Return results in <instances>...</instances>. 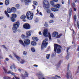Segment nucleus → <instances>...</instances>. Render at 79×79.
<instances>
[{
  "label": "nucleus",
  "instance_id": "nucleus-31",
  "mask_svg": "<svg viewBox=\"0 0 79 79\" xmlns=\"http://www.w3.org/2000/svg\"><path fill=\"white\" fill-rule=\"evenodd\" d=\"M16 15L15 14H13L12 15V17H12V18H16Z\"/></svg>",
  "mask_w": 79,
  "mask_h": 79
},
{
  "label": "nucleus",
  "instance_id": "nucleus-15",
  "mask_svg": "<svg viewBox=\"0 0 79 79\" xmlns=\"http://www.w3.org/2000/svg\"><path fill=\"white\" fill-rule=\"evenodd\" d=\"M70 49V47L67 48V50H66V52L67 54V55L66 57V58L67 60H68L69 58V52H68V50Z\"/></svg>",
  "mask_w": 79,
  "mask_h": 79
},
{
  "label": "nucleus",
  "instance_id": "nucleus-23",
  "mask_svg": "<svg viewBox=\"0 0 79 79\" xmlns=\"http://www.w3.org/2000/svg\"><path fill=\"white\" fill-rule=\"evenodd\" d=\"M11 10L12 11H13V12H15L16 11V9L15 7H13L11 8Z\"/></svg>",
  "mask_w": 79,
  "mask_h": 79
},
{
  "label": "nucleus",
  "instance_id": "nucleus-60",
  "mask_svg": "<svg viewBox=\"0 0 79 79\" xmlns=\"http://www.w3.org/2000/svg\"><path fill=\"white\" fill-rule=\"evenodd\" d=\"M6 61H8L9 60V59H8V58H6Z\"/></svg>",
  "mask_w": 79,
  "mask_h": 79
},
{
  "label": "nucleus",
  "instance_id": "nucleus-6",
  "mask_svg": "<svg viewBox=\"0 0 79 79\" xmlns=\"http://www.w3.org/2000/svg\"><path fill=\"white\" fill-rule=\"evenodd\" d=\"M48 41V39L46 38L43 41L41 45V50H43L44 48H46L47 47V45L48 44V43L47 42Z\"/></svg>",
  "mask_w": 79,
  "mask_h": 79
},
{
  "label": "nucleus",
  "instance_id": "nucleus-35",
  "mask_svg": "<svg viewBox=\"0 0 79 79\" xmlns=\"http://www.w3.org/2000/svg\"><path fill=\"white\" fill-rule=\"evenodd\" d=\"M3 79H10L11 78L10 77H3Z\"/></svg>",
  "mask_w": 79,
  "mask_h": 79
},
{
  "label": "nucleus",
  "instance_id": "nucleus-13",
  "mask_svg": "<svg viewBox=\"0 0 79 79\" xmlns=\"http://www.w3.org/2000/svg\"><path fill=\"white\" fill-rule=\"evenodd\" d=\"M23 27L26 29H29L31 28L30 25L28 23H25L23 25Z\"/></svg>",
  "mask_w": 79,
  "mask_h": 79
},
{
  "label": "nucleus",
  "instance_id": "nucleus-9",
  "mask_svg": "<svg viewBox=\"0 0 79 79\" xmlns=\"http://www.w3.org/2000/svg\"><path fill=\"white\" fill-rule=\"evenodd\" d=\"M50 3L52 5L54 6V7H56L57 8H60V4H57L56 5H55L53 1H51Z\"/></svg>",
  "mask_w": 79,
  "mask_h": 79
},
{
  "label": "nucleus",
  "instance_id": "nucleus-57",
  "mask_svg": "<svg viewBox=\"0 0 79 79\" xmlns=\"http://www.w3.org/2000/svg\"><path fill=\"white\" fill-rule=\"evenodd\" d=\"M3 19V17H0V19Z\"/></svg>",
  "mask_w": 79,
  "mask_h": 79
},
{
  "label": "nucleus",
  "instance_id": "nucleus-20",
  "mask_svg": "<svg viewBox=\"0 0 79 79\" xmlns=\"http://www.w3.org/2000/svg\"><path fill=\"white\" fill-rule=\"evenodd\" d=\"M10 68L11 69H13V68H14L15 69V71H16V67L15 66V65H14V64L12 65L10 67Z\"/></svg>",
  "mask_w": 79,
  "mask_h": 79
},
{
  "label": "nucleus",
  "instance_id": "nucleus-45",
  "mask_svg": "<svg viewBox=\"0 0 79 79\" xmlns=\"http://www.w3.org/2000/svg\"><path fill=\"white\" fill-rule=\"evenodd\" d=\"M32 10H35V6L34 5H32Z\"/></svg>",
  "mask_w": 79,
  "mask_h": 79
},
{
  "label": "nucleus",
  "instance_id": "nucleus-34",
  "mask_svg": "<svg viewBox=\"0 0 79 79\" xmlns=\"http://www.w3.org/2000/svg\"><path fill=\"white\" fill-rule=\"evenodd\" d=\"M48 35L49 39L50 40H52V38H51V35H50V33H48Z\"/></svg>",
  "mask_w": 79,
  "mask_h": 79
},
{
  "label": "nucleus",
  "instance_id": "nucleus-38",
  "mask_svg": "<svg viewBox=\"0 0 79 79\" xmlns=\"http://www.w3.org/2000/svg\"><path fill=\"white\" fill-rule=\"evenodd\" d=\"M20 6L19 5V4H17L15 6V7L17 8H19Z\"/></svg>",
  "mask_w": 79,
  "mask_h": 79
},
{
  "label": "nucleus",
  "instance_id": "nucleus-39",
  "mask_svg": "<svg viewBox=\"0 0 79 79\" xmlns=\"http://www.w3.org/2000/svg\"><path fill=\"white\" fill-rule=\"evenodd\" d=\"M23 54L24 55L26 56V55H27V52H25L24 51L23 52Z\"/></svg>",
  "mask_w": 79,
  "mask_h": 79
},
{
  "label": "nucleus",
  "instance_id": "nucleus-19",
  "mask_svg": "<svg viewBox=\"0 0 79 79\" xmlns=\"http://www.w3.org/2000/svg\"><path fill=\"white\" fill-rule=\"evenodd\" d=\"M19 42L20 44H21V45H23V47H26V45H25L24 44L23 42V40H19Z\"/></svg>",
  "mask_w": 79,
  "mask_h": 79
},
{
  "label": "nucleus",
  "instance_id": "nucleus-26",
  "mask_svg": "<svg viewBox=\"0 0 79 79\" xmlns=\"http://www.w3.org/2000/svg\"><path fill=\"white\" fill-rule=\"evenodd\" d=\"M71 12H72V8H70L69 10V18H70L71 16Z\"/></svg>",
  "mask_w": 79,
  "mask_h": 79
},
{
  "label": "nucleus",
  "instance_id": "nucleus-63",
  "mask_svg": "<svg viewBox=\"0 0 79 79\" xmlns=\"http://www.w3.org/2000/svg\"><path fill=\"white\" fill-rule=\"evenodd\" d=\"M3 46H4V48H5V49L6 50H7V48H6V47H5V45H4Z\"/></svg>",
  "mask_w": 79,
  "mask_h": 79
},
{
  "label": "nucleus",
  "instance_id": "nucleus-54",
  "mask_svg": "<svg viewBox=\"0 0 79 79\" xmlns=\"http://www.w3.org/2000/svg\"><path fill=\"white\" fill-rule=\"evenodd\" d=\"M44 26H45L46 27H48V24H47V23H45L44 24Z\"/></svg>",
  "mask_w": 79,
  "mask_h": 79
},
{
  "label": "nucleus",
  "instance_id": "nucleus-4",
  "mask_svg": "<svg viewBox=\"0 0 79 79\" xmlns=\"http://www.w3.org/2000/svg\"><path fill=\"white\" fill-rule=\"evenodd\" d=\"M26 15L27 18V19L30 20H32V19L33 16H34L32 12L30 11H28L27 12Z\"/></svg>",
  "mask_w": 79,
  "mask_h": 79
},
{
  "label": "nucleus",
  "instance_id": "nucleus-7",
  "mask_svg": "<svg viewBox=\"0 0 79 79\" xmlns=\"http://www.w3.org/2000/svg\"><path fill=\"white\" fill-rule=\"evenodd\" d=\"M61 36H62V34H60L58 35V33L56 31L54 32L52 34V37H56V38H60Z\"/></svg>",
  "mask_w": 79,
  "mask_h": 79
},
{
  "label": "nucleus",
  "instance_id": "nucleus-44",
  "mask_svg": "<svg viewBox=\"0 0 79 79\" xmlns=\"http://www.w3.org/2000/svg\"><path fill=\"white\" fill-rule=\"evenodd\" d=\"M21 37L22 38H23V39H25V38H26V36L24 35H21Z\"/></svg>",
  "mask_w": 79,
  "mask_h": 79
},
{
  "label": "nucleus",
  "instance_id": "nucleus-52",
  "mask_svg": "<svg viewBox=\"0 0 79 79\" xmlns=\"http://www.w3.org/2000/svg\"><path fill=\"white\" fill-rule=\"evenodd\" d=\"M39 35H42V32H41V31H40L39 32Z\"/></svg>",
  "mask_w": 79,
  "mask_h": 79
},
{
  "label": "nucleus",
  "instance_id": "nucleus-25",
  "mask_svg": "<svg viewBox=\"0 0 79 79\" xmlns=\"http://www.w3.org/2000/svg\"><path fill=\"white\" fill-rule=\"evenodd\" d=\"M26 18V15H23L20 17V19H24Z\"/></svg>",
  "mask_w": 79,
  "mask_h": 79
},
{
  "label": "nucleus",
  "instance_id": "nucleus-8",
  "mask_svg": "<svg viewBox=\"0 0 79 79\" xmlns=\"http://www.w3.org/2000/svg\"><path fill=\"white\" fill-rule=\"evenodd\" d=\"M36 76L38 77L39 79H46L44 78H42L44 76V74L41 72H40L39 73L36 74Z\"/></svg>",
  "mask_w": 79,
  "mask_h": 79
},
{
  "label": "nucleus",
  "instance_id": "nucleus-64",
  "mask_svg": "<svg viewBox=\"0 0 79 79\" xmlns=\"http://www.w3.org/2000/svg\"><path fill=\"white\" fill-rule=\"evenodd\" d=\"M77 51L78 52H79V46H78V48H77Z\"/></svg>",
  "mask_w": 79,
  "mask_h": 79
},
{
  "label": "nucleus",
  "instance_id": "nucleus-21",
  "mask_svg": "<svg viewBox=\"0 0 79 79\" xmlns=\"http://www.w3.org/2000/svg\"><path fill=\"white\" fill-rule=\"evenodd\" d=\"M7 12L9 13H11V9H10V8L8 7L7 9Z\"/></svg>",
  "mask_w": 79,
  "mask_h": 79
},
{
  "label": "nucleus",
  "instance_id": "nucleus-24",
  "mask_svg": "<svg viewBox=\"0 0 79 79\" xmlns=\"http://www.w3.org/2000/svg\"><path fill=\"white\" fill-rule=\"evenodd\" d=\"M32 39L33 40H34V41H35V42H36V41H37V40H38V39H37V38L35 37H33Z\"/></svg>",
  "mask_w": 79,
  "mask_h": 79
},
{
  "label": "nucleus",
  "instance_id": "nucleus-36",
  "mask_svg": "<svg viewBox=\"0 0 79 79\" xmlns=\"http://www.w3.org/2000/svg\"><path fill=\"white\" fill-rule=\"evenodd\" d=\"M50 56V54H48L46 55V58L47 59H49V57Z\"/></svg>",
  "mask_w": 79,
  "mask_h": 79
},
{
  "label": "nucleus",
  "instance_id": "nucleus-48",
  "mask_svg": "<svg viewBox=\"0 0 79 79\" xmlns=\"http://www.w3.org/2000/svg\"><path fill=\"white\" fill-rule=\"evenodd\" d=\"M49 23H53V20H51L49 21Z\"/></svg>",
  "mask_w": 79,
  "mask_h": 79
},
{
  "label": "nucleus",
  "instance_id": "nucleus-10",
  "mask_svg": "<svg viewBox=\"0 0 79 79\" xmlns=\"http://www.w3.org/2000/svg\"><path fill=\"white\" fill-rule=\"evenodd\" d=\"M50 3L52 5L54 6V7H56L57 8H60V4H57L56 5H55L53 1H51Z\"/></svg>",
  "mask_w": 79,
  "mask_h": 79
},
{
  "label": "nucleus",
  "instance_id": "nucleus-59",
  "mask_svg": "<svg viewBox=\"0 0 79 79\" xmlns=\"http://www.w3.org/2000/svg\"><path fill=\"white\" fill-rule=\"evenodd\" d=\"M54 2H57L58 1V0H53Z\"/></svg>",
  "mask_w": 79,
  "mask_h": 79
},
{
  "label": "nucleus",
  "instance_id": "nucleus-29",
  "mask_svg": "<svg viewBox=\"0 0 79 79\" xmlns=\"http://www.w3.org/2000/svg\"><path fill=\"white\" fill-rule=\"evenodd\" d=\"M36 43L34 41H32L31 42V44L33 46H35V45H36Z\"/></svg>",
  "mask_w": 79,
  "mask_h": 79
},
{
  "label": "nucleus",
  "instance_id": "nucleus-3",
  "mask_svg": "<svg viewBox=\"0 0 79 79\" xmlns=\"http://www.w3.org/2000/svg\"><path fill=\"white\" fill-rule=\"evenodd\" d=\"M19 23L18 22L14 23L13 25L14 27L12 28V30L14 33H15L17 31V28L19 27Z\"/></svg>",
  "mask_w": 79,
  "mask_h": 79
},
{
  "label": "nucleus",
  "instance_id": "nucleus-42",
  "mask_svg": "<svg viewBox=\"0 0 79 79\" xmlns=\"http://www.w3.org/2000/svg\"><path fill=\"white\" fill-rule=\"evenodd\" d=\"M69 73L68 72L66 73V77L67 78H69Z\"/></svg>",
  "mask_w": 79,
  "mask_h": 79
},
{
  "label": "nucleus",
  "instance_id": "nucleus-51",
  "mask_svg": "<svg viewBox=\"0 0 79 79\" xmlns=\"http://www.w3.org/2000/svg\"><path fill=\"white\" fill-rule=\"evenodd\" d=\"M9 57H10V58H11L12 59H13V57L12 56H11V55H9Z\"/></svg>",
  "mask_w": 79,
  "mask_h": 79
},
{
  "label": "nucleus",
  "instance_id": "nucleus-61",
  "mask_svg": "<svg viewBox=\"0 0 79 79\" xmlns=\"http://www.w3.org/2000/svg\"><path fill=\"white\" fill-rule=\"evenodd\" d=\"M39 14L41 15V16H42V14L41 12H40Z\"/></svg>",
  "mask_w": 79,
  "mask_h": 79
},
{
  "label": "nucleus",
  "instance_id": "nucleus-41",
  "mask_svg": "<svg viewBox=\"0 0 79 79\" xmlns=\"http://www.w3.org/2000/svg\"><path fill=\"white\" fill-rule=\"evenodd\" d=\"M77 18L76 17V15H75L74 16V20L75 21H76V19Z\"/></svg>",
  "mask_w": 79,
  "mask_h": 79
},
{
  "label": "nucleus",
  "instance_id": "nucleus-27",
  "mask_svg": "<svg viewBox=\"0 0 79 79\" xmlns=\"http://www.w3.org/2000/svg\"><path fill=\"white\" fill-rule=\"evenodd\" d=\"M11 74H12V75H13V76H14V77H15V79H19V78H18V77H16V76H15V73H11Z\"/></svg>",
  "mask_w": 79,
  "mask_h": 79
},
{
  "label": "nucleus",
  "instance_id": "nucleus-37",
  "mask_svg": "<svg viewBox=\"0 0 79 79\" xmlns=\"http://www.w3.org/2000/svg\"><path fill=\"white\" fill-rule=\"evenodd\" d=\"M50 16L51 18H54V15H53V13H51L50 14Z\"/></svg>",
  "mask_w": 79,
  "mask_h": 79
},
{
  "label": "nucleus",
  "instance_id": "nucleus-58",
  "mask_svg": "<svg viewBox=\"0 0 79 79\" xmlns=\"http://www.w3.org/2000/svg\"><path fill=\"white\" fill-rule=\"evenodd\" d=\"M38 21V19H36L35 20V22H37Z\"/></svg>",
  "mask_w": 79,
  "mask_h": 79
},
{
  "label": "nucleus",
  "instance_id": "nucleus-43",
  "mask_svg": "<svg viewBox=\"0 0 79 79\" xmlns=\"http://www.w3.org/2000/svg\"><path fill=\"white\" fill-rule=\"evenodd\" d=\"M33 4L35 5H37L38 3L36 1H34L33 2Z\"/></svg>",
  "mask_w": 79,
  "mask_h": 79
},
{
  "label": "nucleus",
  "instance_id": "nucleus-14",
  "mask_svg": "<svg viewBox=\"0 0 79 79\" xmlns=\"http://www.w3.org/2000/svg\"><path fill=\"white\" fill-rule=\"evenodd\" d=\"M43 35L44 37H48V29H46L44 30Z\"/></svg>",
  "mask_w": 79,
  "mask_h": 79
},
{
  "label": "nucleus",
  "instance_id": "nucleus-16",
  "mask_svg": "<svg viewBox=\"0 0 79 79\" xmlns=\"http://www.w3.org/2000/svg\"><path fill=\"white\" fill-rule=\"evenodd\" d=\"M3 69L4 70V72L5 73H7V74H11V73L13 72H11L10 71H9L8 72H7V70L6 69L5 67L3 68Z\"/></svg>",
  "mask_w": 79,
  "mask_h": 79
},
{
  "label": "nucleus",
  "instance_id": "nucleus-32",
  "mask_svg": "<svg viewBox=\"0 0 79 79\" xmlns=\"http://www.w3.org/2000/svg\"><path fill=\"white\" fill-rule=\"evenodd\" d=\"M31 50L32 52H35V50L34 48L32 47L31 48Z\"/></svg>",
  "mask_w": 79,
  "mask_h": 79
},
{
  "label": "nucleus",
  "instance_id": "nucleus-53",
  "mask_svg": "<svg viewBox=\"0 0 79 79\" xmlns=\"http://www.w3.org/2000/svg\"><path fill=\"white\" fill-rule=\"evenodd\" d=\"M79 72V66L78 67V69L77 70V73H78Z\"/></svg>",
  "mask_w": 79,
  "mask_h": 79
},
{
  "label": "nucleus",
  "instance_id": "nucleus-40",
  "mask_svg": "<svg viewBox=\"0 0 79 79\" xmlns=\"http://www.w3.org/2000/svg\"><path fill=\"white\" fill-rule=\"evenodd\" d=\"M72 6H73V8H75V7H76V5H75V3L73 2L72 3Z\"/></svg>",
  "mask_w": 79,
  "mask_h": 79
},
{
  "label": "nucleus",
  "instance_id": "nucleus-50",
  "mask_svg": "<svg viewBox=\"0 0 79 79\" xmlns=\"http://www.w3.org/2000/svg\"><path fill=\"white\" fill-rule=\"evenodd\" d=\"M69 64H68V66H67V71H69Z\"/></svg>",
  "mask_w": 79,
  "mask_h": 79
},
{
  "label": "nucleus",
  "instance_id": "nucleus-62",
  "mask_svg": "<svg viewBox=\"0 0 79 79\" xmlns=\"http://www.w3.org/2000/svg\"><path fill=\"white\" fill-rule=\"evenodd\" d=\"M3 5V3L2 2H0V5Z\"/></svg>",
  "mask_w": 79,
  "mask_h": 79
},
{
  "label": "nucleus",
  "instance_id": "nucleus-5",
  "mask_svg": "<svg viewBox=\"0 0 79 79\" xmlns=\"http://www.w3.org/2000/svg\"><path fill=\"white\" fill-rule=\"evenodd\" d=\"M13 54L14 56L15 57V58L18 59V60L20 61V63L21 64H24V63H26V61H25V60L24 59H21L20 57L17 56L16 53H14Z\"/></svg>",
  "mask_w": 79,
  "mask_h": 79
},
{
  "label": "nucleus",
  "instance_id": "nucleus-55",
  "mask_svg": "<svg viewBox=\"0 0 79 79\" xmlns=\"http://www.w3.org/2000/svg\"><path fill=\"white\" fill-rule=\"evenodd\" d=\"M56 77H58V78H60L61 77H60V76L56 75Z\"/></svg>",
  "mask_w": 79,
  "mask_h": 79
},
{
  "label": "nucleus",
  "instance_id": "nucleus-33",
  "mask_svg": "<svg viewBox=\"0 0 79 79\" xmlns=\"http://www.w3.org/2000/svg\"><path fill=\"white\" fill-rule=\"evenodd\" d=\"M5 13L6 15L7 16L8 18H10V15H9L7 13L6 11H5Z\"/></svg>",
  "mask_w": 79,
  "mask_h": 79
},
{
  "label": "nucleus",
  "instance_id": "nucleus-49",
  "mask_svg": "<svg viewBox=\"0 0 79 79\" xmlns=\"http://www.w3.org/2000/svg\"><path fill=\"white\" fill-rule=\"evenodd\" d=\"M50 78L51 79H57V78H56V77H51Z\"/></svg>",
  "mask_w": 79,
  "mask_h": 79
},
{
  "label": "nucleus",
  "instance_id": "nucleus-12",
  "mask_svg": "<svg viewBox=\"0 0 79 79\" xmlns=\"http://www.w3.org/2000/svg\"><path fill=\"white\" fill-rule=\"evenodd\" d=\"M24 44L25 45V46L27 45L30 44V40L28 39H25L23 40Z\"/></svg>",
  "mask_w": 79,
  "mask_h": 79
},
{
  "label": "nucleus",
  "instance_id": "nucleus-22",
  "mask_svg": "<svg viewBox=\"0 0 79 79\" xmlns=\"http://www.w3.org/2000/svg\"><path fill=\"white\" fill-rule=\"evenodd\" d=\"M5 3L6 5H8L10 4V1L8 0H6L5 1Z\"/></svg>",
  "mask_w": 79,
  "mask_h": 79
},
{
  "label": "nucleus",
  "instance_id": "nucleus-1",
  "mask_svg": "<svg viewBox=\"0 0 79 79\" xmlns=\"http://www.w3.org/2000/svg\"><path fill=\"white\" fill-rule=\"evenodd\" d=\"M61 47L60 45L55 44L54 45V51L55 52H56L57 53H61Z\"/></svg>",
  "mask_w": 79,
  "mask_h": 79
},
{
  "label": "nucleus",
  "instance_id": "nucleus-28",
  "mask_svg": "<svg viewBox=\"0 0 79 79\" xmlns=\"http://www.w3.org/2000/svg\"><path fill=\"white\" fill-rule=\"evenodd\" d=\"M10 20L12 21V22H15L16 21V20L13 17H10Z\"/></svg>",
  "mask_w": 79,
  "mask_h": 79
},
{
  "label": "nucleus",
  "instance_id": "nucleus-46",
  "mask_svg": "<svg viewBox=\"0 0 79 79\" xmlns=\"http://www.w3.org/2000/svg\"><path fill=\"white\" fill-rule=\"evenodd\" d=\"M46 12L48 13H50V10L48 9L46 10Z\"/></svg>",
  "mask_w": 79,
  "mask_h": 79
},
{
  "label": "nucleus",
  "instance_id": "nucleus-18",
  "mask_svg": "<svg viewBox=\"0 0 79 79\" xmlns=\"http://www.w3.org/2000/svg\"><path fill=\"white\" fill-rule=\"evenodd\" d=\"M51 10L52 11H54V12H55V11H58L59 10L56 8H53L52 7L51 8Z\"/></svg>",
  "mask_w": 79,
  "mask_h": 79
},
{
  "label": "nucleus",
  "instance_id": "nucleus-30",
  "mask_svg": "<svg viewBox=\"0 0 79 79\" xmlns=\"http://www.w3.org/2000/svg\"><path fill=\"white\" fill-rule=\"evenodd\" d=\"M25 3H30L31 2V0H24Z\"/></svg>",
  "mask_w": 79,
  "mask_h": 79
},
{
  "label": "nucleus",
  "instance_id": "nucleus-56",
  "mask_svg": "<svg viewBox=\"0 0 79 79\" xmlns=\"http://www.w3.org/2000/svg\"><path fill=\"white\" fill-rule=\"evenodd\" d=\"M33 66H35V67H38V65L36 64H34Z\"/></svg>",
  "mask_w": 79,
  "mask_h": 79
},
{
  "label": "nucleus",
  "instance_id": "nucleus-17",
  "mask_svg": "<svg viewBox=\"0 0 79 79\" xmlns=\"http://www.w3.org/2000/svg\"><path fill=\"white\" fill-rule=\"evenodd\" d=\"M26 35L28 37H30L31 35V32L30 31H27L26 32Z\"/></svg>",
  "mask_w": 79,
  "mask_h": 79
},
{
  "label": "nucleus",
  "instance_id": "nucleus-47",
  "mask_svg": "<svg viewBox=\"0 0 79 79\" xmlns=\"http://www.w3.org/2000/svg\"><path fill=\"white\" fill-rule=\"evenodd\" d=\"M56 52H55H55H54V53L52 54V56H56Z\"/></svg>",
  "mask_w": 79,
  "mask_h": 79
},
{
  "label": "nucleus",
  "instance_id": "nucleus-2",
  "mask_svg": "<svg viewBox=\"0 0 79 79\" xmlns=\"http://www.w3.org/2000/svg\"><path fill=\"white\" fill-rule=\"evenodd\" d=\"M43 7L45 10L48 9L50 8L49 2L47 0H44L43 2Z\"/></svg>",
  "mask_w": 79,
  "mask_h": 79
},
{
  "label": "nucleus",
  "instance_id": "nucleus-11",
  "mask_svg": "<svg viewBox=\"0 0 79 79\" xmlns=\"http://www.w3.org/2000/svg\"><path fill=\"white\" fill-rule=\"evenodd\" d=\"M28 73L27 72H25L24 74H21V76L22 77V79H25L26 77H28Z\"/></svg>",
  "mask_w": 79,
  "mask_h": 79
}]
</instances>
